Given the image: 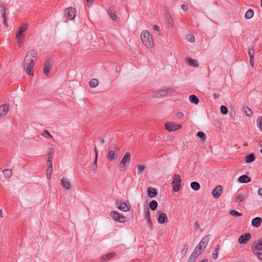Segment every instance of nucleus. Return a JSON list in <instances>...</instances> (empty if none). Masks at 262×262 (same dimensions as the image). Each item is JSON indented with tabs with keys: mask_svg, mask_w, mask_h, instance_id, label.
Segmentation results:
<instances>
[{
	"mask_svg": "<svg viewBox=\"0 0 262 262\" xmlns=\"http://www.w3.org/2000/svg\"><path fill=\"white\" fill-rule=\"evenodd\" d=\"M37 60V53L34 50H30L27 53L24 61V68L26 73L30 76H33V67Z\"/></svg>",
	"mask_w": 262,
	"mask_h": 262,
	"instance_id": "f257e3e1",
	"label": "nucleus"
},
{
	"mask_svg": "<svg viewBox=\"0 0 262 262\" xmlns=\"http://www.w3.org/2000/svg\"><path fill=\"white\" fill-rule=\"evenodd\" d=\"M140 38L142 43L148 50L151 52L154 50L153 37L148 31L146 30L142 31L140 34Z\"/></svg>",
	"mask_w": 262,
	"mask_h": 262,
	"instance_id": "f03ea898",
	"label": "nucleus"
},
{
	"mask_svg": "<svg viewBox=\"0 0 262 262\" xmlns=\"http://www.w3.org/2000/svg\"><path fill=\"white\" fill-rule=\"evenodd\" d=\"M130 161L131 154L129 152H127L125 154L119 164L120 170H125V168L129 165Z\"/></svg>",
	"mask_w": 262,
	"mask_h": 262,
	"instance_id": "7ed1b4c3",
	"label": "nucleus"
},
{
	"mask_svg": "<svg viewBox=\"0 0 262 262\" xmlns=\"http://www.w3.org/2000/svg\"><path fill=\"white\" fill-rule=\"evenodd\" d=\"M252 252L258 259L262 260V237L254 243Z\"/></svg>",
	"mask_w": 262,
	"mask_h": 262,
	"instance_id": "20e7f679",
	"label": "nucleus"
},
{
	"mask_svg": "<svg viewBox=\"0 0 262 262\" xmlns=\"http://www.w3.org/2000/svg\"><path fill=\"white\" fill-rule=\"evenodd\" d=\"M115 205L118 209L123 212H128L130 211L131 208L130 204L128 201L123 202L121 200H117L116 201Z\"/></svg>",
	"mask_w": 262,
	"mask_h": 262,
	"instance_id": "39448f33",
	"label": "nucleus"
},
{
	"mask_svg": "<svg viewBox=\"0 0 262 262\" xmlns=\"http://www.w3.org/2000/svg\"><path fill=\"white\" fill-rule=\"evenodd\" d=\"M110 215L115 222L124 223L127 221V217L123 214L120 213L117 211H112Z\"/></svg>",
	"mask_w": 262,
	"mask_h": 262,
	"instance_id": "423d86ee",
	"label": "nucleus"
},
{
	"mask_svg": "<svg viewBox=\"0 0 262 262\" xmlns=\"http://www.w3.org/2000/svg\"><path fill=\"white\" fill-rule=\"evenodd\" d=\"M182 180L179 174H175L173 176L172 184L173 185L172 190L175 192L179 191L181 188Z\"/></svg>",
	"mask_w": 262,
	"mask_h": 262,
	"instance_id": "0eeeda50",
	"label": "nucleus"
},
{
	"mask_svg": "<svg viewBox=\"0 0 262 262\" xmlns=\"http://www.w3.org/2000/svg\"><path fill=\"white\" fill-rule=\"evenodd\" d=\"M165 129L168 132H174L182 128L180 124H176L173 122H167L164 124Z\"/></svg>",
	"mask_w": 262,
	"mask_h": 262,
	"instance_id": "6e6552de",
	"label": "nucleus"
},
{
	"mask_svg": "<svg viewBox=\"0 0 262 262\" xmlns=\"http://www.w3.org/2000/svg\"><path fill=\"white\" fill-rule=\"evenodd\" d=\"M77 14L76 9L74 7H69L64 10L65 16L71 20H74Z\"/></svg>",
	"mask_w": 262,
	"mask_h": 262,
	"instance_id": "1a4fd4ad",
	"label": "nucleus"
},
{
	"mask_svg": "<svg viewBox=\"0 0 262 262\" xmlns=\"http://www.w3.org/2000/svg\"><path fill=\"white\" fill-rule=\"evenodd\" d=\"M156 218L159 224H166L168 221V218L167 214L161 211L157 212Z\"/></svg>",
	"mask_w": 262,
	"mask_h": 262,
	"instance_id": "9d476101",
	"label": "nucleus"
},
{
	"mask_svg": "<svg viewBox=\"0 0 262 262\" xmlns=\"http://www.w3.org/2000/svg\"><path fill=\"white\" fill-rule=\"evenodd\" d=\"M223 187L221 185H217L212 191V194L214 198L217 199L222 194L223 192Z\"/></svg>",
	"mask_w": 262,
	"mask_h": 262,
	"instance_id": "9b49d317",
	"label": "nucleus"
},
{
	"mask_svg": "<svg viewBox=\"0 0 262 262\" xmlns=\"http://www.w3.org/2000/svg\"><path fill=\"white\" fill-rule=\"evenodd\" d=\"M250 238L251 235L250 233H245L239 237L238 242L241 244H245L250 240Z\"/></svg>",
	"mask_w": 262,
	"mask_h": 262,
	"instance_id": "f8f14e48",
	"label": "nucleus"
},
{
	"mask_svg": "<svg viewBox=\"0 0 262 262\" xmlns=\"http://www.w3.org/2000/svg\"><path fill=\"white\" fill-rule=\"evenodd\" d=\"M9 109V106L7 104H4L0 106V119L4 117Z\"/></svg>",
	"mask_w": 262,
	"mask_h": 262,
	"instance_id": "ddd939ff",
	"label": "nucleus"
},
{
	"mask_svg": "<svg viewBox=\"0 0 262 262\" xmlns=\"http://www.w3.org/2000/svg\"><path fill=\"white\" fill-rule=\"evenodd\" d=\"M25 34L20 33L18 32L16 33L15 39L18 46H20L23 45L25 39Z\"/></svg>",
	"mask_w": 262,
	"mask_h": 262,
	"instance_id": "4468645a",
	"label": "nucleus"
},
{
	"mask_svg": "<svg viewBox=\"0 0 262 262\" xmlns=\"http://www.w3.org/2000/svg\"><path fill=\"white\" fill-rule=\"evenodd\" d=\"M117 158V154L116 151L113 149H109L107 154V159L111 161L116 159Z\"/></svg>",
	"mask_w": 262,
	"mask_h": 262,
	"instance_id": "2eb2a0df",
	"label": "nucleus"
},
{
	"mask_svg": "<svg viewBox=\"0 0 262 262\" xmlns=\"http://www.w3.org/2000/svg\"><path fill=\"white\" fill-rule=\"evenodd\" d=\"M61 185L67 190H70L71 188V184L68 179L66 178H63L61 181Z\"/></svg>",
	"mask_w": 262,
	"mask_h": 262,
	"instance_id": "dca6fc26",
	"label": "nucleus"
},
{
	"mask_svg": "<svg viewBox=\"0 0 262 262\" xmlns=\"http://www.w3.org/2000/svg\"><path fill=\"white\" fill-rule=\"evenodd\" d=\"M262 223V219L260 217H256L252 220L251 224L253 227H259Z\"/></svg>",
	"mask_w": 262,
	"mask_h": 262,
	"instance_id": "f3484780",
	"label": "nucleus"
},
{
	"mask_svg": "<svg viewBox=\"0 0 262 262\" xmlns=\"http://www.w3.org/2000/svg\"><path fill=\"white\" fill-rule=\"evenodd\" d=\"M209 241V238L208 236H206L204 237L201 241L199 243V245L201 246L204 249H205L207 245L208 244Z\"/></svg>",
	"mask_w": 262,
	"mask_h": 262,
	"instance_id": "a211bd4d",
	"label": "nucleus"
},
{
	"mask_svg": "<svg viewBox=\"0 0 262 262\" xmlns=\"http://www.w3.org/2000/svg\"><path fill=\"white\" fill-rule=\"evenodd\" d=\"M165 96H166V93H165L164 89L156 91L153 94V97H161Z\"/></svg>",
	"mask_w": 262,
	"mask_h": 262,
	"instance_id": "6ab92c4d",
	"label": "nucleus"
},
{
	"mask_svg": "<svg viewBox=\"0 0 262 262\" xmlns=\"http://www.w3.org/2000/svg\"><path fill=\"white\" fill-rule=\"evenodd\" d=\"M144 218L147 221L149 226L150 227H152V223L151 222L150 213V211L148 209H147V210L144 214Z\"/></svg>",
	"mask_w": 262,
	"mask_h": 262,
	"instance_id": "aec40b11",
	"label": "nucleus"
},
{
	"mask_svg": "<svg viewBox=\"0 0 262 262\" xmlns=\"http://www.w3.org/2000/svg\"><path fill=\"white\" fill-rule=\"evenodd\" d=\"M147 194L149 197L154 198L157 195V190L152 187H149L147 189Z\"/></svg>",
	"mask_w": 262,
	"mask_h": 262,
	"instance_id": "412c9836",
	"label": "nucleus"
},
{
	"mask_svg": "<svg viewBox=\"0 0 262 262\" xmlns=\"http://www.w3.org/2000/svg\"><path fill=\"white\" fill-rule=\"evenodd\" d=\"M251 179L246 175H243L239 177L238 181L241 183H247L250 182Z\"/></svg>",
	"mask_w": 262,
	"mask_h": 262,
	"instance_id": "4be33fe9",
	"label": "nucleus"
},
{
	"mask_svg": "<svg viewBox=\"0 0 262 262\" xmlns=\"http://www.w3.org/2000/svg\"><path fill=\"white\" fill-rule=\"evenodd\" d=\"M28 25L27 24H20L18 29L17 32L20 33L24 34L25 32L27 30Z\"/></svg>",
	"mask_w": 262,
	"mask_h": 262,
	"instance_id": "5701e85b",
	"label": "nucleus"
},
{
	"mask_svg": "<svg viewBox=\"0 0 262 262\" xmlns=\"http://www.w3.org/2000/svg\"><path fill=\"white\" fill-rule=\"evenodd\" d=\"M187 61L188 64L191 67H198L199 66V63L196 60L192 58H188Z\"/></svg>",
	"mask_w": 262,
	"mask_h": 262,
	"instance_id": "b1692460",
	"label": "nucleus"
},
{
	"mask_svg": "<svg viewBox=\"0 0 262 262\" xmlns=\"http://www.w3.org/2000/svg\"><path fill=\"white\" fill-rule=\"evenodd\" d=\"M200 255V254L193 251L188 259V262H193L195 261L196 258Z\"/></svg>",
	"mask_w": 262,
	"mask_h": 262,
	"instance_id": "393cba45",
	"label": "nucleus"
},
{
	"mask_svg": "<svg viewBox=\"0 0 262 262\" xmlns=\"http://www.w3.org/2000/svg\"><path fill=\"white\" fill-rule=\"evenodd\" d=\"M189 101L195 104H197L199 102V98L194 95H190L189 97Z\"/></svg>",
	"mask_w": 262,
	"mask_h": 262,
	"instance_id": "a878e982",
	"label": "nucleus"
},
{
	"mask_svg": "<svg viewBox=\"0 0 262 262\" xmlns=\"http://www.w3.org/2000/svg\"><path fill=\"white\" fill-rule=\"evenodd\" d=\"M190 187L193 190L195 191L199 190L201 188L200 184L196 182H191L190 183Z\"/></svg>",
	"mask_w": 262,
	"mask_h": 262,
	"instance_id": "bb28decb",
	"label": "nucleus"
},
{
	"mask_svg": "<svg viewBox=\"0 0 262 262\" xmlns=\"http://www.w3.org/2000/svg\"><path fill=\"white\" fill-rule=\"evenodd\" d=\"M255 159V156L253 154H251L246 157V163H249L254 161Z\"/></svg>",
	"mask_w": 262,
	"mask_h": 262,
	"instance_id": "cd10ccee",
	"label": "nucleus"
},
{
	"mask_svg": "<svg viewBox=\"0 0 262 262\" xmlns=\"http://www.w3.org/2000/svg\"><path fill=\"white\" fill-rule=\"evenodd\" d=\"M114 255H115V253H114V252L108 253H107V254H105L104 255H103L102 256V258L103 259V260L104 261H108L111 258H112L114 256Z\"/></svg>",
	"mask_w": 262,
	"mask_h": 262,
	"instance_id": "c85d7f7f",
	"label": "nucleus"
},
{
	"mask_svg": "<svg viewBox=\"0 0 262 262\" xmlns=\"http://www.w3.org/2000/svg\"><path fill=\"white\" fill-rule=\"evenodd\" d=\"M52 172H53L52 166H48V168L46 170V176L48 180L51 179Z\"/></svg>",
	"mask_w": 262,
	"mask_h": 262,
	"instance_id": "c756f323",
	"label": "nucleus"
},
{
	"mask_svg": "<svg viewBox=\"0 0 262 262\" xmlns=\"http://www.w3.org/2000/svg\"><path fill=\"white\" fill-rule=\"evenodd\" d=\"M254 15V11L252 9H249L246 13L245 17L246 19H250Z\"/></svg>",
	"mask_w": 262,
	"mask_h": 262,
	"instance_id": "7c9ffc66",
	"label": "nucleus"
},
{
	"mask_svg": "<svg viewBox=\"0 0 262 262\" xmlns=\"http://www.w3.org/2000/svg\"><path fill=\"white\" fill-rule=\"evenodd\" d=\"M98 80L97 79L94 78L89 82V85L91 88H95L98 85Z\"/></svg>",
	"mask_w": 262,
	"mask_h": 262,
	"instance_id": "2f4dec72",
	"label": "nucleus"
},
{
	"mask_svg": "<svg viewBox=\"0 0 262 262\" xmlns=\"http://www.w3.org/2000/svg\"><path fill=\"white\" fill-rule=\"evenodd\" d=\"M149 206L152 210H155L157 208L158 203L156 201L153 200L150 202Z\"/></svg>",
	"mask_w": 262,
	"mask_h": 262,
	"instance_id": "473e14b6",
	"label": "nucleus"
},
{
	"mask_svg": "<svg viewBox=\"0 0 262 262\" xmlns=\"http://www.w3.org/2000/svg\"><path fill=\"white\" fill-rule=\"evenodd\" d=\"M3 173L6 178H10L12 174V171L10 169H5L3 171Z\"/></svg>",
	"mask_w": 262,
	"mask_h": 262,
	"instance_id": "72a5a7b5",
	"label": "nucleus"
},
{
	"mask_svg": "<svg viewBox=\"0 0 262 262\" xmlns=\"http://www.w3.org/2000/svg\"><path fill=\"white\" fill-rule=\"evenodd\" d=\"M219 250H220V247H219V246L217 245L214 251L213 252L212 254V257L214 259H217V258L218 257V253H219Z\"/></svg>",
	"mask_w": 262,
	"mask_h": 262,
	"instance_id": "f704fd0d",
	"label": "nucleus"
},
{
	"mask_svg": "<svg viewBox=\"0 0 262 262\" xmlns=\"http://www.w3.org/2000/svg\"><path fill=\"white\" fill-rule=\"evenodd\" d=\"M204 250L205 249L198 244L194 249V251L200 255Z\"/></svg>",
	"mask_w": 262,
	"mask_h": 262,
	"instance_id": "c9c22d12",
	"label": "nucleus"
},
{
	"mask_svg": "<svg viewBox=\"0 0 262 262\" xmlns=\"http://www.w3.org/2000/svg\"><path fill=\"white\" fill-rule=\"evenodd\" d=\"M197 136L202 140V141H206V136L204 132H199L197 133Z\"/></svg>",
	"mask_w": 262,
	"mask_h": 262,
	"instance_id": "e433bc0d",
	"label": "nucleus"
},
{
	"mask_svg": "<svg viewBox=\"0 0 262 262\" xmlns=\"http://www.w3.org/2000/svg\"><path fill=\"white\" fill-rule=\"evenodd\" d=\"M51 67L49 64H46L43 68V73L46 75H48L50 72Z\"/></svg>",
	"mask_w": 262,
	"mask_h": 262,
	"instance_id": "4c0bfd02",
	"label": "nucleus"
},
{
	"mask_svg": "<svg viewBox=\"0 0 262 262\" xmlns=\"http://www.w3.org/2000/svg\"><path fill=\"white\" fill-rule=\"evenodd\" d=\"M145 166L144 165H138L137 166V171L138 174H141L145 170Z\"/></svg>",
	"mask_w": 262,
	"mask_h": 262,
	"instance_id": "58836bf2",
	"label": "nucleus"
},
{
	"mask_svg": "<svg viewBox=\"0 0 262 262\" xmlns=\"http://www.w3.org/2000/svg\"><path fill=\"white\" fill-rule=\"evenodd\" d=\"M41 135L46 138H53V136L47 130H43V132L41 133Z\"/></svg>",
	"mask_w": 262,
	"mask_h": 262,
	"instance_id": "ea45409f",
	"label": "nucleus"
},
{
	"mask_svg": "<svg viewBox=\"0 0 262 262\" xmlns=\"http://www.w3.org/2000/svg\"><path fill=\"white\" fill-rule=\"evenodd\" d=\"M245 199V195L240 194L237 196L236 199V201L238 203H241V202L244 201Z\"/></svg>",
	"mask_w": 262,
	"mask_h": 262,
	"instance_id": "a19ab883",
	"label": "nucleus"
},
{
	"mask_svg": "<svg viewBox=\"0 0 262 262\" xmlns=\"http://www.w3.org/2000/svg\"><path fill=\"white\" fill-rule=\"evenodd\" d=\"M244 111L247 116L250 117L252 115V112L251 109L248 108V107H245L244 108Z\"/></svg>",
	"mask_w": 262,
	"mask_h": 262,
	"instance_id": "79ce46f5",
	"label": "nucleus"
},
{
	"mask_svg": "<svg viewBox=\"0 0 262 262\" xmlns=\"http://www.w3.org/2000/svg\"><path fill=\"white\" fill-rule=\"evenodd\" d=\"M164 89L165 93H166V95L169 94H172L175 92V90L171 87H168Z\"/></svg>",
	"mask_w": 262,
	"mask_h": 262,
	"instance_id": "37998d69",
	"label": "nucleus"
},
{
	"mask_svg": "<svg viewBox=\"0 0 262 262\" xmlns=\"http://www.w3.org/2000/svg\"><path fill=\"white\" fill-rule=\"evenodd\" d=\"M257 125L260 130L262 132V116H260L257 118Z\"/></svg>",
	"mask_w": 262,
	"mask_h": 262,
	"instance_id": "c03bdc74",
	"label": "nucleus"
},
{
	"mask_svg": "<svg viewBox=\"0 0 262 262\" xmlns=\"http://www.w3.org/2000/svg\"><path fill=\"white\" fill-rule=\"evenodd\" d=\"M108 13L109 14V15L111 19L113 20H115L117 19V16L115 14V13L112 11L111 9H110L108 11Z\"/></svg>",
	"mask_w": 262,
	"mask_h": 262,
	"instance_id": "a18cd8bd",
	"label": "nucleus"
},
{
	"mask_svg": "<svg viewBox=\"0 0 262 262\" xmlns=\"http://www.w3.org/2000/svg\"><path fill=\"white\" fill-rule=\"evenodd\" d=\"M230 214L232 216H240L242 215V214L237 212L235 210H232L230 212Z\"/></svg>",
	"mask_w": 262,
	"mask_h": 262,
	"instance_id": "49530a36",
	"label": "nucleus"
},
{
	"mask_svg": "<svg viewBox=\"0 0 262 262\" xmlns=\"http://www.w3.org/2000/svg\"><path fill=\"white\" fill-rule=\"evenodd\" d=\"M221 112L223 115H226L228 113V109L226 106L222 105L221 106Z\"/></svg>",
	"mask_w": 262,
	"mask_h": 262,
	"instance_id": "de8ad7c7",
	"label": "nucleus"
},
{
	"mask_svg": "<svg viewBox=\"0 0 262 262\" xmlns=\"http://www.w3.org/2000/svg\"><path fill=\"white\" fill-rule=\"evenodd\" d=\"M248 54L250 58H254V50L253 48L249 49L248 50Z\"/></svg>",
	"mask_w": 262,
	"mask_h": 262,
	"instance_id": "09e8293b",
	"label": "nucleus"
},
{
	"mask_svg": "<svg viewBox=\"0 0 262 262\" xmlns=\"http://www.w3.org/2000/svg\"><path fill=\"white\" fill-rule=\"evenodd\" d=\"M187 39L191 42H193L195 40V38H194V37L193 35L192 34H189L187 36Z\"/></svg>",
	"mask_w": 262,
	"mask_h": 262,
	"instance_id": "8fccbe9b",
	"label": "nucleus"
},
{
	"mask_svg": "<svg viewBox=\"0 0 262 262\" xmlns=\"http://www.w3.org/2000/svg\"><path fill=\"white\" fill-rule=\"evenodd\" d=\"M52 159L53 158L52 156L49 157L48 161L47 162V166H52Z\"/></svg>",
	"mask_w": 262,
	"mask_h": 262,
	"instance_id": "3c124183",
	"label": "nucleus"
},
{
	"mask_svg": "<svg viewBox=\"0 0 262 262\" xmlns=\"http://www.w3.org/2000/svg\"><path fill=\"white\" fill-rule=\"evenodd\" d=\"M2 16H3V18L4 19V25L5 26L7 27L8 26V24H7V20H6L5 11H4V12L3 13Z\"/></svg>",
	"mask_w": 262,
	"mask_h": 262,
	"instance_id": "603ef678",
	"label": "nucleus"
},
{
	"mask_svg": "<svg viewBox=\"0 0 262 262\" xmlns=\"http://www.w3.org/2000/svg\"><path fill=\"white\" fill-rule=\"evenodd\" d=\"M183 113L182 112H179L177 114L176 116L178 118H181L183 116Z\"/></svg>",
	"mask_w": 262,
	"mask_h": 262,
	"instance_id": "864d4df0",
	"label": "nucleus"
},
{
	"mask_svg": "<svg viewBox=\"0 0 262 262\" xmlns=\"http://www.w3.org/2000/svg\"><path fill=\"white\" fill-rule=\"evenodd\" d=\"M95 154H96L95 163L96 164L97 161V158H98V152H97V149L96 147L95 148Z\"/></svg>",
	"mask_w": 262,
	"mask_h": 262,
	"instance_id": "5fc2aeb1",
	"label": "nucleus"
},
{
	"mask_svg": "<svg viewBox=\"0 0 262 262\" xmlns=\"http://www.w3.org/2000/svg\"><path fill=\"white\" fill-rule=\"evenodd\" d=\"M181 8L184 11H187L188 10V8L187 7V6L184 4L181 5Z\"/></svg>",
	"mask_w": 262,
	"mask_h": 262,
	"instance_id": "6e6d98bb",
	"label": "nucleus"
},
{
	"mask_svg": "<svg viewBox=\"0 0 262 262\" xmlns=\"http://www.w3.org/2000/svg\"><path fill=\"white\" fill-rule=\"evenodd\" d=\"M250 64L252 66V67H254V58H250Z\"/></svg>",
	"mask_w": 262,
	"mask_h": 262,
	"instance_id": "4d7b16f0",
	"label": "nucleus"
},
{
	"mask_svg": "<svg viewBox=\"0 0 262 262\" xmlns=\"http://www.w3.org/2000/svg\"><path fill=\"white\" fill-rule=\"evenodd\" d=\"M258 194L262 197V188H260L258 190Z\"/></svg>",
	"mask_w": 262,
	"mask_h": 262,
	"instance_id": "13d9d810",
	"label": "nucleus"
},
{
	"mask_svg": "<svg viewBox=\"0 0 262 262\" xmlns=\"http://www.w3.org/2000/svg\"><path fill=\"white\" fill-rule=\"evenodd\" d=\"M94 0H86V2L87 3H89L90 4H92L93 3Z\"/></svg>",
	"mask_w": 262,
	"mask_h": 262,
	"instance_id": "bf43d9fd",
	"label": "nucleus"
},
{
	"mask_svg": "<svg viewBox=\"0 0 262 262\" xmlns=\"http://www.w3.org/2000/svg\"><path fill=\"white\" fill-rule=\"evenodd\" d=\"M154 29L155 30H157V31H159V27L156 25H155L154 26Z\"/></svg>",
	"mask_w": 262,
	"mask_h": 262,
	"instance_id": "052dcab7",
	"label": "nucleus"
},
{
	"mask_svg": "<svg viewBox=\"0 0 262 262\" xmlns=\"http://www.w3.org/2000/svg\"><path fill=\"white\" fill-rule=\"evenodd\" d=\"M0 217H1V218L3 217V211H2V210L1 209H0Z\"/></svg>",
	"mask_w": 262,
	"mask_h": 262,
	"instance_id": "680f3d73",
	"label": "nucleus"
},
{
	"mask_svg": "<svg viewBox=\"0 0 262 262\" xmlns=\"http://www.w3.org/2000/svg\"><path fill=\"white\" fill-rule=\"evenodd\" d=\"M187 250H188V248L186 247L185 250L184 249L182 250V252L185 251V253H186L187 251Z\"/></svg>",
	"mask_w": 262,
	"mask_h": 262,
	"instance_id": "e2e57ef3",
	"label": "nucleus"
},
{
	"mask_svg": "<svg viewBox=\"0 0 262 262\" xmlns=\"http://www.w3.org/2000/svg\"><path fill=\"white\" fill-rule=\"evenodd\" d=\"M260 5L262 7V0H260Z\"/></svg>",
	"mask_w": 262,
	"mask_h": 262,
	"instance_id": "0e129e2a",
	"label": "nucleus"
},
{
	"mask_svg": "<svg viewBox=\"0 0 262 262\" xmlns=\"http://www.w3.org/2000/svg\"><path fill=\"white\" fill-rule=\"evenodd\" d=\"M260 153L262 154V149H260Z\"/></svg>",
	"mask_w": 262,
	"mask_h": 262,
	"instance_id": "69168bd1",
	"label": "nucleus"
}]
</instances>
